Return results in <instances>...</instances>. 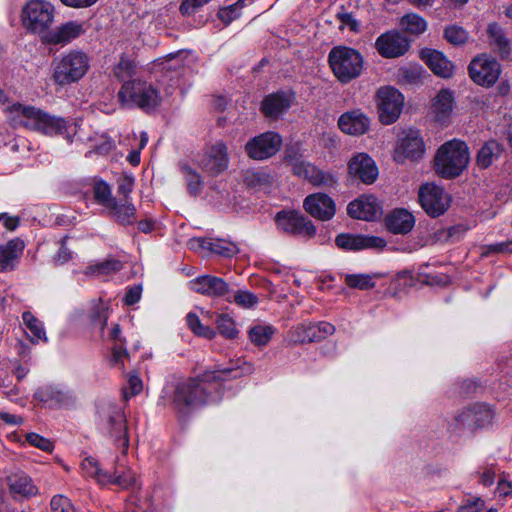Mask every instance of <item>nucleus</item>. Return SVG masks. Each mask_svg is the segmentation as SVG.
Returning a JSON list of instances; mask_svg holds the SVG:
<instances>
[{
  "instance_id": "obj_1",
  "label": "nucleus",
  "mask_w": 512,
  "mask_h": 512,
  "mask_svg": "<svg viewBox=\"0 0 512 512\" xmlns=\"http://www.w3.org/2000/svg\"><path fill=\"white\" fill-rule=\"evenodd\" d=\"M9 121L14 128L23 127L49 137L61 136L71 143L75 132L65 118L51 115L32 105L15 103L7 107Z\"/></svg>"
},
{
  "instance_id": "obj_2",
  "label": "nucleus",
  "mask_w": 512,
  "mask_h": 512,
  "mask_svg": "<svg viewBox=\"0 0 512 512\" xmlns=\"http://www.w3.org/2000/svg\"><path fill=\"white\" fill-rule=\"evenodd\" d=\"M9 121L14 128L23 127L49 137L61 136L71 143L75 132L65 118L51 115L32 105L15 103L7 107Z\"/></svg>"
},
{
  "instance_id": "obj_3",
  "label": "nucleus",
  "mask_w": 512,
  "mask_h": 512,
  "mask_svg": "<svg viewBox=\"0 0 512 512\" xmlns=\"http://www.w3.org/2000/svg\"><path fill=\"white\" fill-rule=\"evenodd\" d=\"M212 376L213 373H204L195 378H187L177 382L174 385L171 395V405L175 412L180 416H187L192 411L207 404L209 393L204 386V382Z\"/></svg>"
},
{
  "instance_id": "obj_4",
  "label": "nucleus",
  "mask_w": 512,
  "mask_h": 512,
  "mask_svg": "<svg viewBox=\"0 0 512 512\" xmlns=\"http://www.w3.org/2000/svg\"><path fill=\"white\" fill-rule=\"evenodd\" d=\"M470 153L467 144L459 139L443 143L434 156V169L444 179H454L467 168Z\"/></svg>"
},
{
  "instance_id": "obj_5",
  "label": "nucleus",
  "mask_w": 512,
  "mask_h": 512,
  "mask_svg": "<svg viewBox=\"0 0 512 512\" xmlns=\"http://www.w3.org/2000/svg\"><path fill=\"white\" fill-rule=\"evenodd\" d=\"M495 413L484 403H474L457 410L448 421V432L455 436L473 435L479 429L492 424Z\"/></svg>"
},
{
  "instance_id": "obj_6",
  "label": "nucleus",
  "mask_w": 512,
  "mask_h": 512,
  "mask_svg": "<svg viewBox=\"0 0 512 512\" xmlns=\"http://www.w3.org/2000/svg\"><path fill=\"white\" fill-rule=\"evenodd\" d=\"M98 426L114 442L115 446L122 448L123 452L128 449V426L127 419L122 406L104 402L98 405Z\"/></svg>"
},
{
  "instance_id": "obj_7",
  "label": "nucleus",
  "mask_w": 512,
  "mask_h": 512,
  "mask_svg": "<svg viewBox=\"0 0 512 512\" xmlns=\"http://www.w3.org/2000/svg\"><path fill=\"white\" fill-rule=\"evenodd\" d=\"M328 63L334 76L341 83L347 84L361 75L364 60L357 50L346 46H336L328 55Z\"/></svg>"
},
{
  "instance_id": "obj_8",
  "label": "nucleus",
  "mask_w": 512,
  "mask_h": 512,
  "mask_svg": "<svg viewBox=\"0 0 512 512\" xmlns=\"http://www.w3.org/2000/svg\"><path fill=\"white\" fill-rule=\"evenodd\" d=\"M85 476L94 478L100 485L114 484L121 489L134 488L137 485L135 473L123 465H117L113 472L104 470L92 457L85 458L81 463Z\"/></svg>"
},
{
  "instance_id": "obj_9",
  "label": "nucleus",
  "mask_w": 512,
  "mask_h": 512,
  "mask_svg": "<svg viewBox=\"0 0 512 512\" xmlns=\"http://www.w3.org/2000/svg\"><path fill=\"white\" fill-rule=\"evenodd\" d=\"M118 99L127 106H137L145 111L155 109L160 103L159 92L145 81L132 80L123 83Z\"/></svg>"
},
{
  "instance_id": "obj_10",
  "label": "nucleus",
  "mask_w": 512,
  "mask_h": 512,
  "mask_svg": "<svg viewBox=\"0 0 512 512\" xmlns=\"http://www.w3.org/2000/svg\"><path fill=\"white\" fill-rule=\"evenodd\" d=\"M89 69V57L81 51H70L55 65L53 79L59 85L79 81Z\"/></svg>"
},
{
  "instance_id": "obj_11",
  "label": "nucleus",
  "mask_w": 512,
  "mask_h": 512,
  "mask_svg": "<svg viewBox=\"0 0 512 512\" xmlns=\"http://www.w3.org/2000/svg\"><path fill=\"white\" fill-rule=\"evenodd\" d=\"M54 20V7L44 0H31L23 8V25L31 32L41 36L48 33Z\"/></svg>"
},
{
  "instance_id": "obj_12",
  "label": "nucleus",
  "mask_w": 512,
  "mask_h": 512,
  "mask_svg": "<svg viewBox=\"0 0 512 512\" xmlns=\"http://www.w3.org/2000/svg\"><path fill=\"white\" fill-rule=\"evenodd\" d=\"M425 154V144L418 130H404L394 151V160L404 163L406 160L419 161Z\"/></svg>"
},
{
  "instance_id": "obj_13",
  "label": "nucleus",
  "mask_w": 512,
  "mask_h": 512,
  "mask_svg": "<svg viewBox=\"0 0 512 512\" xmlns=\"http://www.w3.org/2000/svg\"><path fill=\"white\" fill-rule=\"evenodd\" d=\"M278 229L282 232L311 238L316 234V226L312 221L295 210H282L275 216Z\"/></svg>"
},
{
  "instance_id": "obj_14",
  "label": "nucleus",
  "mask_w": 512,
  "mask_h": 512,
  "mask_svg": "<svg viewBox=\"0 0 512 512\" xmlns=\"http://www.w3.org/2000/svg\"><path fill=\"white\" fill-rule=\"evenodd\" d=\"M282 145V138L275 132H264L251 138L244 147L247 156L253 160L262 161L276 155Z\"/></svg>"
},
{
  "instance_id": "obj_15",
  "label": "nucleus",
  "mask_w": 512,
  "mask_h": 512,
  "mask_svg": "<svg viewBox=\"0 0 512 512\" xmlns=\"http://www.w3.org/2000/svg\"><path fill=\"white\" fill-rule=\"evenodd\" d=\"M377 99L381 123L384 125L394 123L403 109V95L393 87H382L377 92Z\"/></svg>"
},
{
  "instance_id": "obj_16",
  "label": "nucleus",
  "mask_w": 512,
  "mask_h": 512,
  "mask_svg": "<svg viewBox=\"0 0 512 512\" xmlns=\"http://www.w3.org/2000/svg\"><path fill=\"white\" fill-rule=\"evenodd\" d=\"M419 201L425 212L431 217L442 215L449 207V197L444 190L435 184L422 185L419 190Z\"/></svg>"
},
{
  "instance_id": "obj_17",
  "label": "nucleus",
  "mask_w": 512,
  "mask_h": 512,
  "mask_svg": "<svg viewBox=\"0 0 512 512\" xmlns=\"http://www.w3.org/2000/svg\"><path fill=\"white\" fill-rule=\"evenodd\" d=\"M200 167L211 176H218L229 166L228 147L223 142H216L208 147L199 161Z\"/></svg>"
},
{
  "instance_id": "obj_18",
  "label": "nucleus",
  "mask_w": 512,
  "mask_h": 512,
  "mask_svg": "<svg viewBox=\"0 0 512 512\" xmlns=\"http://www.w3.org/2000/svg\"><path fill=\"white\" fill-rule=\"evenodd\" d=\"M409 47V40L398 30H390L381 34L375 42L376 50L384 58L403 56Z\"/></svg>"
},
{
  "instance_id": "obj_19",
  "label": "nucleus",
  "mask_w": 512,
  "mask_h": 512,
  "mask_svg": "<svg viewBox=\"0 0 512 512\" xmlns=\"http://www.w3.org/2000/svg\"><path fill=\"white\" fill-rule=\"evenodd\" d=\"M34 398L51 408H61L73 405L76 397L73 391L60 385H45L36 390Z\"/></svg>"
},
{
  "instance_id": "obj_20",
  "label": "nucleus",
  "mask_w": 512,
  "mask_h": 512,
  "mask_svg": "<svg viewBox=\"0 0 512 512\" xmlns=\"http://www.w3.org/2000/svg\"><path fill=\"white\" fill-rule=\"evenodd\" d=\"M349 174L364 184H372L378 177L375 161L366 153H358L348 162Z\"/></svg>"
},
{
  "instance_id": "obj_21",
  "label": "nucleus",
  "mask_w": 512,
  "mask_h": 512,
  "mask_svg": "<svg viewBox=\"0 0 512 512\" xmlns=\"http://www.w3.org/2000/svg\"><path fill=\"white\" fill-rule=\"evenodd\" d=\"M347 213L351 218L374 221L381 216V206L373 195H362L350 202Z\"/></svg>"
},
{
  "instance_id": "obj_22",
  "label": "nucleus",
  "mask_w": 512,
  "mask_h": 512,
  "mask_svg": "<svg viewBox=\"0 0 512 512\" xmlns=\"http://www.w3.org/2000/svg\"><path fill=\"white\" fill-rule=\"evenodd\" d=\"M471 79L479 85H493L500 74V66L495 60L476 58L468 67Z\"/></svg>"
},
{
  "instance_id": "obj_23",
  "label": "nucleus",
  "mask_w": 512,
  "mask_h": 512,
  "mask_svg": "<svg viewBox=\"0 0 512 512\" xmlns=\"http://www.w3.org/2000/svg\"><path fill=\"white\" fill-rule=\"evenodd\" d=\"M84 33L85 28L82 23L77 21H67L56 29L43 34V36H41V41L45 44L64 46Z\"/></svg>"
},
{
  "instance_id": "obj_24",
  "label": "nucleus",
  "mask_w": 512,
  "mask_h": 512,
  "mask_svg": "<svg viewBox=\"0 0 512 512\" xmlns=\"http://www.w3.org/2000/svg\"><path fill=\"white\" fill-rule=\"evenodd\" d=\"M336 245L343 250L359 251L363 249H381L386 246V241L377 236H365L362 234H339L335 239Z\"/></svg>"
},
{
  "instance_id": "obj_25",
  "label": "nucleus",
  "mask_w": 512,
  "mask_h": 512,
  "mask_svg": "<svg viewBox=\"0 0 512 512\" xmlns=\"http://www.w3.org/2000/svg\"><path fill=\"white\" fill-rule=\"evenodd\" d=\"M189 286L196 293L211 297H224L230 291L224 279L212 275L199 276L191 280Z\"/></svg>"
},
{
  "instance_id": "obj_26",
  "label": "nucleus",
  "mask_w": 512,
  "mask_h": 512,
  "mask_svg": "<svg viewBox=\"0 0 512 512\" xmlns=\"http://www.w3.org/2000/svg\"><path fill=\"white\" fill-rule=\"evenodd\" d=\"M385 225L391 233L405 235L413 229L415 217L408 210L397 208L386 216Z\"/></svg>"
},
{
  "instance_id": "obj_27",
  "label": "nucleus",
  "mask_w": 512,
  "mask_h": 512,
  "mask_svg": "<svg viewBox=\"0 0 512 512\" xmlns=\"http://www.w3.org/2000/svg\"><path fill=\"white\" fill-rule=\"evenodd\" d=\"M24 247L25 243L20 238L12 239L6 244H0V272L14 270Z\"/></svg>"
},
{
  "instance_id": "obj_28",
  "label": "nucleus",
  "mask_w": 512,
  "mask_h": 512,
  "mask_svg": "<svg viewBox=\"0 0 512 512\" xmlns=\"http://www.w3.org/2000/svg\"><path fill=\"white\" fill-rule=\"evenodd\" d=\"M368 117L359 110L346 112L338 120L339 128L346 134L361 135L369 128Z\"/></svg>"
},
{
  "instance_id": "obj_29",
  "label": "nucleus",
  "mask_w": 512,
  "mask_h": 512,
  "mask_svg": "<svg viewBox=\"0 0 512 512\" xmlns=\"http://www.w3.org/2000/svg\"><path fill=\"white\" fill-rule=\"evenodd\" d=\"M421 58L434 74L443 78L452 76L454 66L442 52L432 49H424L421 52Z\"/></svg>"
},
{
  "instance_id": "obj_30",
  "label": "nucleus",
  "mask_w": 512,
  "mask_h": 512,
  "mask_svg": "<svg viewBox=\"0 0 512 512\" xmlns=\"http://www.w3.org/2000/svg\"><path fill=\"white\" fill-rule=\"evenodd\" d=\"M7 484L10 492L16 496L30 498L38 493L37 487L33 484L32 479L23 472L11 474L7 477Z\"/></svg>"
},
{
  "instance_id": "obj_31",
  "label": "nucleus",
  "mask_w": 512,
  "mask_h": 512,
  "mask_svg": "<svg viewBox=\"0 0 512 512\" xmlns=\"http://www.w3.org/2000/svg\"><path fill=\"white\" fill-rule=\"evenodd\" d=\"M453 105L454 98L452 93L449 90H441L432 103L435 121L445 125L453 111Z\"/></svg>"
},
{
  "instance_id": "obj_32",
  "label": "nucleus",
  "mask_w": 512,
  "mask_h": 512,
  "mask_svg": "<svg viewBox=\"0 0 512 512\" xmlns=\"http://www.w3.org/2000/svg\"><path fill=\"white\" fill-rule=\"evenodd\" d=\"M197 242L202 249L223 257L230 258L239 253L237 244L228 240L203 238Z\"/></svg>"
},
{
  "instance_id": "obj_33",
  "label": "nucleus",
  "mask_w": 512,
  "mask_h": 512,
  "mask_svg": "<svg viewBox=\"0 0 512 512\" xmlns=\"http://www.w3.org/2000/svg\"><path fill=\"white\" fill-rule=\"evenodd\" d=\"M290 107V99L283 92H277L264 98L261 111L267 117H277Z\"/></svg>"
},
{
  "instance_id": "obj_34",
  "label": "nucleus",
  "mask_w": 512,
  "mask_h": 512,
  "mask_svg": "<svg viewBox=\"0 0 512 512\" xmlns=\"http://www.w3.org/2000/svg\"><path fill=\"white\" fill-rule=\"evenodd\" d=\"M503 152L504 148L499 142L495 140L487 141L478 151L476 163L478 167L486 169L497 161Z\"/></svg>"
},
{
  "instance_id": "obj_35",
  "label": "nucleus",
  "mask_w": 512,
  "mask_h": 512,
  "mask_svg": "<svg viewBox=\"0 0 512 512\" xmlns=\"http://www.w3.org/2000/svg\"><path fill=\"white\" fill-rule=\"evenodd\" d=\"M275 333V328L269 324H255L248 330L251 343L259 348L265 347Z\"/></svg>"
},
{
  "instance_id": "obj_36",
  "label": "nucleus",
  "mask_w": 512,
  "mask_h": 512,
  "mask_svg": "<svg viewBox=\"0 0 512 512\" xmlns=\"http://www.w3.org/2000/svg\"><path fill=\"white\" fill-rule=\"evenodd\" d=\"M402 29L412 35L423 34L428 27L427 21L417 13H407L400 19Z\"/></svg>"
},
{
  "instance_id": "obj_37",
  "label": "nucleus",
  "mask_w": 512,
  "mask_h": 512,
  "mask_svg": "<svg viewBox=\"0 0 512 512\" xmlns=\"http://www.w3.org/2000/svg\"><path fill=\"white\" fill-rule=\"evenodd\" d=\"M244 184L253 189H265L272 183L270 174L263 170L249 169L243 173Z\"/></svg>"
},
{
  "instance_id": "obj_38",
  "label": "nucleus",
  "mask_w": 512,
  "mask_h": 512,
  "mask_svg": "<svg viewBox=\"0 0 512 512\" xmlns=\"http://www.w3.org/2000/svg\"><path fill=\"white\" fill-rule=\"evenodd\" d=\"M108 209L110 213L116 217L117 222L122 225H129L135 221L136 208L129 201H124V203L121 204L117 200L116 205Z\"/></svg>"
},
{
  "instance_id": "obj_39",
  "label": "nucleus",
  "mask_w": 512,
  "mask_h": 512,
  "mask_svg": "<svg viewBox=\"0 0 512 512\" xmlns=\"http://www.w3.org/2000/svg\"><path fill=\"white\" fill-rule=\"evenodd\" d=\"M379 274H346L345 283L349 288L359 290H370L375 287V278Z\"/></svg>"
},
{
  "instance_id": "obj_40",
  "label": "nucleus",
  "mask_w": 512,
  "mask_h": 512,
  "mask_svg": "<svg viewBox=\"0 0 512 512\" xmlns=\"http://www.w3.org/2000/svg\"><path fill=\"white\" fill-rule=\"evenodd\" d=\"M180 169L185 177L189 194L192 196L199 195L203 186L199 173L185 163L180 165Z\"/></svg>"
},
{
  "instance_id": "obj_41",
  "label": "nucleus",
  "mask_w": 512,
  "mask_h": 512,
  "mask_svg": "<svg viewBox=\"0 0 512 512\" xmlns=\"http://www.w3.org/2000/svg\"><path fill=\"white\" fill-rule=\"evenodd\" d=\"M22 319L27 329H29L33 335V338L31 339L33 343H38L40 340H47L42 322L37 319L31 312H24L22 314Z\"/></svg>"
},
{
  "instance_id": "obj_42",
  "label": "nucleus",
  "mask_w": 512,
  "mask_h": 512,
  "mask_svg": "<svg viewBox=\"0 0 512 512\" xmlns=\"http://www.w3.org/2000/svg\"><path fill=\"white\" fill-rule=\"evenodd\" d=\"M215 324L220 335L224 338L233 340L238 337L239 330L236 328L235 322L227 314H218Z\"/></svg>"
},
{
  "instance_id": "obj_43",
  "label": "nucleus",
  "mask_w": 512,
  "mask_h": 512,
  "mask_svg": "<svg viewBox=\"0 0 512 512\" xmlns=\"http://www.w3.org/2000/svg\"><path fill=\"white\" fill-rule=\"evenodd\" d=\"M293 172L295 175L309 180L314 185L320 184V170L308 162L293 163Z\"/></svg>"
},
{
  "instance_id": "obj_44",
  "label": "nucleus",
  "mask_w": 512,
  "mask_h": 512,
  "mask_svg": "<svg viewBox=\"0 0 512 512\" xmlns=\"http://www.w3.org/2000/svg\"><path fill=\"white\" fill-rule=\"evenodd\" d=\"M94 198L98 204L106 207H114L116 205L117 199L112 196L110 186L103 182L99 181L94 185Z\"/></svg>"
},
{
  "instance_id": "obj_45",
  "label": "nucleus",
  "mask_w": 512,
  "mask_h": 512,
  "mask_svg": "<svg viewBox=\"0 0 512 512\" xmlns=\"http://www.w3.org/2000/svg\"><path fill=\"white\" fill-rule=\"evenodd\" d=\"M488 35L491 38V43L497 47L499 52L504 56L509 53V44L506 39L502 28L496 24H489L487 29Z\"/></svg>"
},
{
  "instance_id": "obj_46",
  "label": "nucleus",
  "mask_w": 512,
  "mask_h": 512,
  "mask_svg": "<svg viewBox=\"0 0 512 512\" xmlns=\"http://www.w3.org/2000/svg\"><path fill=\"white\" fill-rule=\"evenodd\" d=\"M123 264L117 259H108L86 268V275H107L121 270Z\"/></svg>"
},
{
  "instance_id": "obj_47",
  "label": "nucleus",
  "mask_w": 512,
  "mask_h": 512,
  "mask_svg": "<svg viewBox=\"0 0 512 512\" xmlns=\"http://www.w3.org/2000/svg\"><path fill=\"white\" fill-rule=\"evenodd\" d=\"M468 228L463 224H457L437 231L436 236L439 241L454 243L463 238Z\"/></svg>"
},
{
  "instance_id": "obj_48",
  "label": "nucleus",
  "mask_w": 512,
  "mask_h": 512,
  "mask_svg": "<svg viewBox=\"0 0 512 512\" xmlns=\"http://www.w3.org/2000/svg\"><path fill=\"white\" fill-rule=\"evenodd\" d=\"M444 38L448 43L454 46H461L468 41L469 35L463 27L454 24L444 29Z\"/></svg>"
},
{
  "instance_id": "obj_49",
  "label": "nucleus",
  "mask_w": 512,
  "mask_h": 512,
  "mask_svg": "<svg viewBox=\"0 0 512 512\" xmlns=\"http://www.w3.org/2000/svg\"><path fill=\"white\" fill-rule=\"evenodd\" d=\"M135 68L134 62L125 54H122L119 62L113 69V74L118 80L126 82L135 73Z\"/></svg>"
},
{
  "instance_id": "obj_50",
  "label": "nucleus",
  "mask_w": 512,
  "mask_h": 512,
  "mask_svg": "<svg viewBox=\"0 0 512 512\" xmlns=\"http://www.w3.org/2000/svg\"><path fill=\"white\" fill-rule=\"evenodd\" d=\"M322 147L327 151L325 158L334 160L339 153V140L335 133H322Z\"/></svg>"
},
{
  "instance_id": "obj_51",
  "label": "nucleus",
  "mask_w": 512,
  "mask_h": 512,
  "mask_svg": "<svg viewBox=\"0 0 512 512\" xmlns=\"http://www.w3.org/2000/svg\"><path fill=\"white\" fill-rule=\"evenodd\" d=\"M297 341L301 343L317 341L320 333L319 324L301 325L297 328Z\"/></svg>"
},
{
  "instance_id": "obj_52",
  "label": "nucleus",
  "mask_w": 512,
  "mask_h": 512,
  "mask_svg": "<svg viewBox=\"0 0 512 512\" xmlns=\"http://www.w3.org/2000/svg\"><path fill=\"white\" fill-rule=\"evenodd\" d=\"M244 0H238L235 4L222 8L218 11V18L228 25L239 17V10L243 7Z\"/></svg>"
},
{
  "instance_id": "obj_53",
  "label": "nucleus",
  "mask_w": 512,
  "mask_h": 512,
  "mask_svg": "<svg viewBox=\"0 0 512 512\" xmlns=\"http://www.w3.org/2000/svg\"><path fill=\"white\" fill-rule=\"evenodd\" d=\"M52 512H76L69 498L64 495H55L50 501Z\"/></svg>"
},
{
  "instance_id": "obj_54",
  "label": "nucleus",
  "mask_w": 512,
  "mask_h": 512,
  "mask_svg": "<svg viewBox=\"0 0 512 512\" xmlns=\"http://www.w3.org/2000/svg\"><path fill=\"white\" fill-rule=\"evenodd\" d=\"M305 211L315 219H320V193L308 195L303 202Z\"/></svg>"
},
{
  "instance_id": "obj_55",
  "label": "nucleus",
  "mask_w": 512,
  "mask_h": 512,
  "mask_svg": "<svg viewBox=\"0 0 512 512\" xmlns=\"http://www.w3.org/2000/svg\"><path fill=\"white\" fill-rule=\"evenodd\" d=\"M26 441L45 452H51L54 448L53 443L49 439L34 432L26 434Z\"/></svg>"
},
{
  "instance_id": "obj_56",
  "label": "nucleus",
  "mask_w": 512,
  "mask_h": 512,
  "mask_svg": "<svg viewBox=\"0 0 512 512\" xmlns=\"http://www.w3.org/2000/svg\"><path fill=\"white\" fill-rule=\"evenodd\" d=\"M239 362H240V360L237 361V363H239ZM253 371H254L253 365L251 363H246V362H243L242 366L237 364L236 366H229V367L217 370V372H220L223 375H230L233 372H237L236 374H234L232 376L233 378H238L243 375L251 374V373H253Z\"/></svg>"
},
{
  "instance_id": "obj_57",
  "label": "nucleus",
  "mask_w": 512,
  "mask_h": 512,
  "mask_svg": "<svg viewBox=\"0 0 512 512\" xmlns=\"http://www.w3.org/2000/svg\"><path fill=\"white\" fill-rule=\"evenodd\" d=\"M512 253V240L486 245L483 247L482 255L489 254H508Z\"/></svg>"
},
{
  "instance_id": "obj_58",
  "label": "nucleus",
  "mask_w": 512,
  "mask_h": 512,
  "mask_svg": "<svg viewBox=\"0 0 512 512\" xmlns=\"http://www.w3.org/2000/svg\"><path fill=\"white\" fill-rule=\"evenodd\" d=\"M233 298L234 301L243 308H251L258 302V298L255 294L242 290L237 291Z\"/></svg>"
},
{
  "instance_id": "obj_59",
  "label": "nucleus",
  "mask_w": 512,
  "mask_h": 512,
  "mask_svg": "<svg viewBox=\"0 0 512 512\" xmlns=\"http://www.w3.org/2000/svg\"><path fill=\"white\" fill-rule=\"evenodd\" d=\"M340 25V29H344L345 27L349 28L352 32L359 31V22L358 20L349 12H338L336 15Z\"/></svg>"
},
{
  "instance_id": "obj_60",
  "label": "nucleus",
  "mask_w": 512,
  "mask_h": 512,
  "mask_svg": "<svg viewBox=\"0 0 512 512\" xmlns=\"http://www.w3.org/2000/svg\"><path fill=\"white\" fill-rule=\"evenodd\" d=\"M143 385L141 379L137 375H130L128 378V386L123 390V398H129L139 394L142 391Z\"/></svg>"
},
{
  "instance_id": "obj_61",
  "label": "nucleus",
  "mask_w": 512,
  "mask_h": 512,
  "mask_svg": "<svg viewBox=\"0 0 512 512\" xmlns=\"http://www.w3.org/2000/svg\"><path fill=\"white\" fill-rule=\"evenodd\" d=\"M485 508V502L480 497H471L464 501L457 512H482Z\"/></svg>"
},
{
  "instance_id": "obj_62",
  "label": "nucleus",
  "mask_w": 512,
  "mask_h": 512,
  "mask_svg": "<svg viewBox=\"0 0 512 512\" xmlns=\"http://www.w3.org/2000/svg\"><path fill=\"white\" fill-rule=\"evenodd\" d=\"M134 179L131 176H123L117 181V193L123 197L124 201H128V197L133 190Z\"/></svg>"
},
{
  "instance_id": "obj_63",
  "label": "nucleus",
  "mask_w": 512,
  "mask_h": 512,
  "mask_svg": "<svg viewBox=\"0 0 512 512\" xmlns=\"http://www.w3.org/2000/svg\"><path fill=\"white\" fill-rule=\"evenodd\" d=\"M148 501L140 502L136 494H132L126 504L125 512H150Z\"/></svg>"
},
{
  "instance_id": "obj_64",
  "label": "nucleus",
  "mask_w": 512,
  "mask_h": 512,
  "mask_svg": "<svg viewBox=\"0 0 512 512\" xmlns=\"http://www.w3.org/2000/svg\"><path fill=\"white\" fill-rule=\"evenodd\" d=\"M209 1L210 0H183L180 5V12L185 16L192 15Z\"/></svg>"
}]
</instances>
